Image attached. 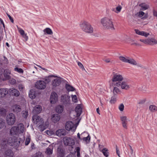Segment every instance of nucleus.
I'll return each mask as SVG.
<instances>
[{
    "mask_svg": "<svg viewBox=\"0 0 157 157\" xmlns=\"http://www.w3.org/2000/svg\"><path fill=\"white\" fill-rule=\"evenodd\" d=\"M121 120L122 121V124L123 127L127 129L128 128V123L129 121L128 119L126 116L121 117Z\"/></svg>",
    "mask_w": 157,
    "mask_h": 157,
    "instance_id": "nucleus-13",
    "label": "nucleus"
},
{
    "mask_svg": "<svg viewBox=\"0 0 157 157\" xmlns=\"http://www.w3.org/2000/svg\"><path fill=\"white\" fill-rule=\"evenodd\" d=\"M9 93L8 90L6 88L0 89V97L4 98Z\"/></svg>",
    "mask_w": 157,
    "mask_h": 157,
    "instance_id": "nucleus-17",
    "label": "nucleus"
},
{
    "mask_svg": "<svg viewBox=\"0 0 157 157\" xmlns=\"http://www.w3.org/2000/svg\"><path fill=\"white\" fill-rule=\"evenodd\" d=\"M12 109L13 112L17 113L21 111V108L19 105H14L12 107Z\"/></svg>",
    "mask_w": 157,
    "mask_h": 157,
    "instance_id": "nucleus-25",
    "label": "nucleus"
},
{
    "mask_svg": "<svg viewBox=\"0 0 157 157\" xmlns=\"http://www.w3.org/2000/svg\"><path fill=\"white\" fill-rule=\"evenodd\" d=\"M76 152H80V148L79 147H77L75 148Z\"/></svg>",
    "mask_w": 157,
    "mask_h": 157,
    "instance_id": "nucleus-64",
    "label": "nucleus"
},
{
    "mask_svg": "<svg viewBox=\"0 0 157 157\" xmlns=\"http://www.w3.org/2000/svg\"><path fill=\"white\" fill-rule=\"evenodd\" d=\"M22 116L25 118H26L28 116V112L27 111H23L22 112Z\"/></svg>",
    "mask_w": 157,
    "mask_h": 157,
    "instance_id": "nucleus-50",
    "label": "nucleus"
},
{
    "mask_svg": "<svg viewBox=\"0 0 157 157\" xmlns=\"http://www.w3.org/2000/svg\"><path fill=\"white\" fill-rule=\"evenodd\" d=\"M88 134V133L85 132H83L81 134V137L82 138L83 137H83L84 136H86Z\"/></svg>",
    "mask_w": 157,
    "mask_h": 157,
    "instance_id": "nucleus-60",
    "label": "nucleus"
},
{
    "mask_svg": "<svg viewBox=\"0 0 157 157\" xmlns=\"http://www.w3.org/2000/svg\"><path fill=\"white\" fill-rule=\"evenodd\" d=\"M41 111V106L40 105H37L34 108L33 111L35 113L38 114L40 113Z\"/></svg>",
    "mask_w": 157,
    "mask_h": 157,
    "instance_id": "nucleus-24",
    "label": "nucleus"
},
{
    "mask_svg": "<svg viewBox=\"0 0 157 157\" xmlns=\"http://www.w3.org/2000/svg\"><path fill=\"white\" fill-rule=\"evenodd\" d=\"M43 32L44 34L52 35L53 34L52 30L49 28H47L44 29L43 30Z\"/></svg>",
    "mask_w": 157,
    "mask_h": 157,
    "instance_id": "nucleus-32",
    "label": "nucleus"
},
{
    "mask_svg": "<svg viewBox=\"0 0 157 157\" xmlns=\"http://www.w3.org/2000/svg\"><path fill=\"white\" fill-rule=\"evenodd\" d=\"M25 138H17L16 137H10L8 140H2L3 144H6V143L8 145L12 146L13 148L17 150H18V148L20 145H22L24 142Z\"/></svg>",
    "mask_w": 157,
    "mask_h": 157,
    "instance_id": "nucleus-1",
    "label": "nucleus"
},
{
    "mask_svg": "<svg viewBox=\"0 0 157 157\" xmlns=\"http://www.w3.org/2000/svg\"><path fill=\"white\" fill-rule=\"evenodd\" d=\"M30 136H28L26 139L25 142V145L26 146L28 145L30 142Z\"/></svg>",
    "mask_w": 157,
    "mask_h": 157,
    "instance_id": "nucleus-46",
    "label": "nucleus"
},
{
    "mask_svg": "<svg viewBox=\"0 0 157 157\" xmlns=\"http://www.w3.org/2000/svg\"><path fill=\"white\" fill-rule=\"evenodd\" d=\"M22 37L25 39V41H27L28 39V37L27 36V34L26 33V34L23 36Z\"/></svg>",
    "mask_w": 157,
    "mask_h": 157,
    "instance_id": "nucleus-59",
    "label": "nucleus"
},
{
    "mask_svg": "<svg viewBox=\"0 0 157 157\" xmlns=\"http://www.w3.org/2000/svg\"><path fill=\"white\" fill-rule=\"evenodd\" d=\"M10 71L8 70H6L4 71L3 75L4 77L7 80H9L10 78Z\"/></svg>",
    "mask_w": 157,
    "mask_h": 157,
    "instance_id": "nucleus-27",
    "label": "nucleus"
},
{
    "mask_svg": "<svg viewBox=\"0 0 157 157\" xmlns=\"http://www.w3.org/2000/svg\"><path fill=\"white\" fill-rule=\"evenodd\" d=\"M117 97V95H113L111 97V99L110 101V103L112 104L114 103L116 101Z\"/></svg>",
    "mask_w": 157,
    "mask_h": 157,
    "instance_id": "nucleus-38",
    "label": "nucleus"
},
{
    "mask_svg": "<svg viewBox=\"0 0 157 157\" xmlns=\"http://www.w3.org/2000/svg\"><path fill=\"white\" fill-rule=\"evenodd\" d=\"M116 153L118 155V156L119 157L120 156V153H119V151L118 149V147L117 146H116Z\"/></svg>",
    "mask_w": 157,
    "mask_h": 157,
    "instance_id": "nucleus-61",
    "label": "nucleus"
},
{
    "mask_svg": "<svg viewBox=\"0 0 157 157\" xmlns=\"http://www.w3.org/2000/svg\"><path fill=\"white\" fill-rule=\"evenodd\" d=\"M147 89L146 87L145 86H141L138 88V90L144 92L146 91Z\"/></svg>",
    "mask_w": 157,
    "mask_h": 157,
    "instance_id": "nucleus-42",
    "label": "nucleus"
},
{
    "mask_svg": "<svg viewBox=\"0 0 157 157\" xmlns=\"http://www.w3.org/2000/svg\"><path fill=\"white\" fill-rule=\"evenodd\" d=\"M7 16H8V17H9L10 20L12 22V23H13V18L11 17L9 14H7Z\"/></svg>",
    "mask_w": 157,
    "mask_h": 157,
    "instance_id": "nucleus-62",
    "label": "nucleus"
},
{
    "mask_svg": "<svg viewBox=\"0 0 157 157\" xmlns=\"http://www.w3.org/2000/svg\"><path fill=\"white\" fill-rule=\"evenodd\" d=\"M88 136H87L86 137H83L82 139V140H83V141L87 142L88 141H89L90 140V136L89 134L87 135Z\"/></svg>",
    "mask_w": 157,
    "mask_h": 157,
    "instance_id": "nucleus-47",
    "label": "nucleus"
},
{
    "mask_svg": "<svg viewBox=\"0 0 157 157\" xmlns=\"http://www.w3.org/2000/svg\"><path fill=\"white\" fill-rule=\"evenodd\" d=\"M60 115L57 114H53L52 117V120L54 123H57L60 120Z\"/></svg>",
    "mask_w": 157,
    "mask_h": 157,
    "instance_id": "nucleus-18",
    "label": "nucleus"
},
{
    "mask_svg": "<svg viewBox=\"0 0 157 157\" xmlns=\"http://www.w3.org/2000/svg\"><path fill=\"white\" fill-rule=\"evenodd\" d=\"M29 97L32 99H33L36 97L35 92L33 90L30 91L29 93Z\"/></svg>",
    "mask_w": 157,
    "mask_h": 157,
    "instance_id": "nucleus-35",
    "label": "nucleus"
},
{
    "mask_svg": "<svg viewBox=\"0 0 157 157\" xmlns=\"http://www.w3.org/2000/svg\"><path fill=\"white\" fill-rule=\"evenodd\" d=\"M157 44V41L153 38L148 39V44L154 45Z\"/></svg>",
    "mask_w": 157,
    "mask_h": 157,
    "instance_id": "nucleus-31",
    "label": "nucleus"
},
{
    "mask_svg": "<svg viewBox=\"0 0 157 157\" xmlns=\"http://www.w3.org/2000/svg\"><path fill=\"white\" fill-rule=\"evenodd\" d=\"M122 8V7L120 5H118L116 8V11H115V12L117 13H119L121 12Z\"/></svg>",
    "mask_w": 157,
    "mask_h": 157,
    "instance_id": "nucleus-44",
    "label": "nucleus"
},
{
    "mask_svg": "<svg viewBox=\"0 0 157 157\" xmlns=\"http://www.w3.org/2000/svg\"><path fill=\"white\" fill-rule=\"evenodd\" d=\"M53 149V145L51 144L49 146L46 150L45 153L48 155H50L52 154Z\"/></svg>",
    "mask_w": 157,
    "mask_h": 157,
    "instance_id": "nucleus-23",
    "label": "nucleus"
},
{
    "mask_svg": "<svg viewBox=\"0 0 157 157\" xmlns=\"http://www.w3.org/2000/svg\"><path fill=\"white\" fill-rule=\"evenodd\" d=\"M80 26L84 32L88 33H92L93 32V29L91 25L87 21H83L80 24Z\"/></svg>",
    "mask_w": 157,
    "mask_h": 157,
    "instance_id": "nucleus-4",
    "label": "nucleus"
},
{
    "mask_svg": "<svg viewBox=\"0 0 157 157\" xmlns=\"http://www.w3.org/2000/svg\"><path fill=\"white\" fill-rule=\"evenodd\" d=\"M75 112L76 113L77 116L79 117L81 114L82 112V109L80 105H78L76 107Z\"/></svg>",
    "mask_w": 157,
    "mask_h": 157,
    "instance_id": "nucleus-22",
    "label": "nucleus"
},
{
    "mask_svg": "<svg viewBox=\"0 0 157 157\" xmlns=\"http://www.w3.org/2000/svg\"><path fill=\"white\" fill-rule=\"evenodd\" d=\"M63 141L64 145L66 146H72L75 143V140L74 139L67 136L63 138Z\"/></svg>",
    "mask_w": 157,
    "mask_h": 157,
    "instance_id": "nucleus-7",
    "label": "nucleus"
},
{
    "mask_svg": "<svg viewBox=\"0 0 157 157\" xmlns=\"http://www.w3.org/2000/svg\"><path fill=\"white\" fill-rule=\"evenodd\" d=\"M56 134L57 136L59 137L65 136L66 134V131L64 129H59L56 131Z\"/></svg>",
    "mask_w": 157,
    "mask_h": 157,
    "instance_id": "nucleus-19",
    "label": "nucleus"
},
{
    "mask_svg": "<svg viewBox=\"0 0 157 157\" xmlns=\"http://www.w3.org/2000/svg\"><path fill=\"white\" fill-rule=\"evenodd\" d=\"M101 22L105 28L108 29H114L112 19L109 17H105L102 18Z\"/></svg>",
    "mask_w": 157,
    "mask_h": 157,
    "instance_id": "nucleus-3",
    "label": "nucleus"
},
{
    "mask_svg": "<svg viewBox=\"0 0 157 157\" xmlns=\"http://www.w3.org/2000/svg\"><path fill=\"white\" fill-rule=\"evenodd\" d=\"M65 87L68 91H73L75 90V89L72 86L68 84L66 85Z\"/></svg>",
    "mask_w": 157,
    "mask_h": 157,
    "instance_id": "nucleus-34",
    "label": "nucleus"
},
{
    "mask_svg": "<svg viewBox=\"0 0 157 157\" xmlns=\"http://www.w3.org/2000/svg\"><path fill=\"white\" fill-rule=\"evenodd\" d=\"M61 101L65 107L69 106L71 104L70 97L67 94L63 95L61 96Z\"/></svg>",
    "mask_w": 157,
    "mask_h": 157,
    "instance_id": "nucleus-6",
    "label": "nucleus"
},
{
    "mask_svg": "<svg viewBox=\"0 0 157 157\" xmlns=\"http://www.w3.org/2000/svg\"><path fill=\"white\" fill-rule=\"evenodd\" d=\"M45 123V125H44V123H43V124H40L38 125V128L40 131L42 132L44 131L48 127V123L46 122Z\"/></svg>",
    "mask_w": 157,
    "mask_h": 157,
    "instance_id": "nucleus-26",
    "label": "nucleus"
},
{
    "mask_svg": "<svg viewBox=\"0 0 157 157\" xmlns=\"http://www.w3.org/2000/svg\"><path fill=\"white\" fill-rule=\"evenodd\" d=\"M58 100V95L55 92L52 93L50 97V101L51 103L55 104Z\"/></svg>",
    "mask_w": 157,
    "mask_h": 157,
    "instance_id": "nucleus-15",
    "label": "nucleus"
},
{
    "mask_svg": "<svg viewBox=\"0 0 157 157\" xmlns=\"http://www.w3.org/2000/svg\"><path fill=\"white\" fill-rule=\"evenodd\" d=\"M65 128L67 130H71L72 132H74L75 131L76 127L72 121H68L66 124Z\"/></svg>",
    "mask_w": 157,
    "mask_h": 157,
    "instance_id": "nucleus-9",
    "label": "nucleus"
},
{
    "mask_svg": "<svg viewBox=\"0 0 157 157\" xmlns=\"http://www.w3.org/2000/svg\"><path fill=\"white\" fill-rule=\"evenodd\" d=\"M131 41V43H131L132 45L135 44V45L137 46H140L141 45V44H139L137 43L136 42H135L134 40H132Z\"/></svg>",
    "mask_w": 157,
    "mask_h": 157,
    "instance_id": "nucleus-54",
    "label": "nucleus"
},
{
    "mask_svg": "<svg viewBox=\"0 0 157 157\" xmlns=\"http://www.w3.org/2000/svg\"><path fill=\"white\" fill-rule=\"evenodd\" d=\"M6 157H14L13 153L11 150H8L5 152Z\"/></svg>",
    "mask_w": 157,
    "mask_h": 157,
    "instance_id": "nucleus-29",
    "label": "nucleus"
},
{
    "mask_svg": "<svg viewBox=\"0 0 157 157\" xmlns=\"http://www.w3.org/2000/svg\"><path fill=\"white\" fill-rule=\"evenodd\" d=\"M18 88L20 91H22L25 88L24 86L22 84H19L18 85Z\"/></svg>",
    "mask_w": 157,
    "mask_h": 157,
    "instance_id": "nucleus-51",
    "label": "nucleus"
},
{
    "mask_svg": "<svg viewBox=\"0 0 157 157\" xmlns=\"http://www.w3.org/2000/svg\"><path fill=\"white\" fill-rule=\"evenodd\" d=\"M6 112V109L3 108H2L0 109V112L2 114L5 113Z\"/></svg>",
    "mask_w": 157,
    "mask_h": 157,
    "instance_id": "nucleus-56",
    "label": "nucleus"
},
{
    "mask_svg": "<svg viewBox=\"0 0 157 157\" xmlns=\"http://www.w3.org/2000/svg\"><path fill=\"white\" fill-rule=\"evenodd\" d=\"M72 101L74 102H77L78 101L77 98V96L75 95H71Z\"/></svg>",
    "mask_w": 157,
    "mask_h": 157,
    "instance_id": "nucleus-49",
    "label": "nucleus"
},
{
    "mask_svg": "<svg viewBox=\"0 0 157 157\" xmlns=\"http://www.w3.org/2000/svg\"><path fill=\"white\" fill-rule=\"evenodd\" d=\"M124 78L123 76L118 73H115L113 75L111 79V85L118 86L120 83L123 80Z\"/></svg>",
    "mask_w": 157,
    "mask_h": 157,
    "instance_id": "nucleus-5",
    "label": "nucleus"
},
{
    "mask_svg": "<svg viewBox=\"0 0 157 157\" xmlns=\"http://www.w3.org/2000/svg\"><path fill=\"white\" fill-rule=\"evenodd\" d=\"M101 152L103 153V155L106 157L109 156V152L107 149L106 148H104L101 150Z\"/></svg>",
    "mask_w": 157,
    "mask_h": 157,
    "instance_id": "nucleus-37",
    "label": "nucleus"
},
{
    "mask_svg": "<svg viewBox=\"0 0 157 157\" xmlns=\"http://www.w3.org/2000/svg\"><path fill=\"white\" fill-rule=\"evenodd\" d=\"M35 87L39 90H44L46 87V83L43 80L37 81L35 84Z\"/></svg>",
    "mask_w": 157,
    "mask_h": 157,
    "instance_id": "nucleus-11",
    "label": "nucleus"
},
{
    "mask_svg": "<svg viewBox=\"0 0 157 157\" xmlns=\"http://www.w3.org/2000/svg\"><path fill=\"white\" fill-rule=\"evenodd\" d=\"M17 29L19 32L22 36L26 34L24 30L21 28L17 27Z\"/></svg>",
    "mask_w": 157,
    "mask_h": 157,
    "instance_id": "nucleus-43",
    "label": "nucleus"
},
{
    "mask_svg": "<svg viewBox=\"0 0 157 157\" xmlns=\"http://www.w3.org/2000/svg\"><path fill=\"white\" fill-rule=\"evenodd\" d=\"M32 157H44V155L42 152L38 151L33 155Z\"/></svg>",
    "mask_w": 157,
    "mask_h": 157,
    "instance_id": "nucleus-36",
    "label": "nucleus"
},
{
    "mask_svg": "<svg viewBox=\"0 0 157 157\" xmlns=\"http://www.w3.org/2000/svg\"><path fill=\"white\" fill-rule=\"evenodd\" d=\"M149 109L152 112H155L157 111V106L154 105H151L149 107Z\"/></svg>",
    "mask_w": 157,
    "mask_h": 157,
    "instance_id": "nucleus-33",
    "label": "nucleus"
},
{
    "mask_svg": "<svg viewBox=\"0 0 157 157\" xmlns=\"http://www.w3.org/2000/svg\"><path fill=\"white\" fill-rule=\"evenodd\" d=\"M120 60L124 63H127L133 65H137L136 62L133 59H129L128 57L126 58L122 56H120L119 57Z\"/></svg>",
    "mask_w": 157,
    "mask_h": 157,
    "instance_id": "nucleus-10",
    "label": "nucleus"
},
{
    "mask_svg": "<svg viewBox=\"0 0 157 157\" xmlns=\"http://www.w3.org/2000/svg\"><path fill=\"white\" fill-rule=\"evenodd\" d=\"M14 71L20 74H23L24 72V71L21 68H19L18 67H16L14 68Z\"/></svg>",
    "mask_w": 157,
    "mask_h": 157,
    "instance_id": "nucleus-39",
    "label": "nucleus"
},
{
    "mask_svg": "<svg viewBox=\"0 0 157 157\" xmlns=\"http://www.w3.org/2000/svg\"><path fill=\"white\" fill-rule=\"evenodd\" d=\"M33 122L36 124L37 126L40 124L44 123L43 119L37 115H34L32 117Z\"/></svg>",
    "mask_w": 157,
    "mask_h": 157,
    "instance_id": "nucleus-12",
    "label": "nucleus"
},
{
    "mask_svg": "<svg viewBox=\"0 0 157 157\" xmlns=\"http://www.w3.org/2000/svg\"><path fill=\"white\" fill-rule=\"evenodd\" d=\"M61 81L59 78H56L52 81V85L54 87L58 86L61 83Z\"/></svg>",
    "mask_w": 157,
    "mask_h": 157,
    "instance_id": "nucleus-28",
    "label": "nucleus"
},
{
    "mask_svg": "<svg viewBox=\"0 0 157 157\" xmlns=\"http://www.w3.org/2000/svg\"><path fill=\"white\" fill-rule=\"evenodd\" d=\"M51 77H57L56 76H55V75H51L50 76H49L47 78H46L45 79V81H46V82H47L48 83L49 82H50L51 80L50 79V78Z\"/></svg>",
    "mask_w": 157,
    "mask_h": 157,
    "instance_id": "nucleus-52",
    "label": "nucleus"
},
{
    "mask_svg": "<svg viewBox=\"0 0 157 157\" xmlns=\"http://www.w3.org/2000/svg\"><path fill=\"white\" fill-rule=\"evenodd\" d=\"M56 111L59 113H61L63 110V106L60 105H58L56 108Z\"/></svg>",
    "mask_w": 157,
    "mask_h": 157,
    "instance_id": "nucleus-30",
    "label": "nucleus"
},
{
    "mask_svg": "<svg viewBox=\"0 0 157 157\" xmlns=\"http://www.w3.org/2000/svg\"><path fill=\"white\" fill-rule=\"evenodd\" d=\"M145 100L144 99L140 100L138 103L139 104H143L145 103Z\"/></svg>",
    "mask_w": 157,
    "mask_h": 157,
    "instance_id": "nucleus-63",
    "label": "nucleus"
},
{
    "mask_svg": "<svg viewBox=\"0 0 157 157\" xmlns=\"http://www.w3.org/2000/svg\"><path fill=\"white\" fill-rule=\"evenodd\" d=\"M118 86L121 87L122 89L125 90H128L130 88V85L127 81H122Z\"/></svg>",
    "mask_w": 157,
    "mask_h": 157,
    "instance_id": "nucleus-14",
    "label": "nucleus"
},
{
    "mask_svg": "<svg viewBox=\"0 0 157 157\" xmlns=\"http://www.w3.org/2000/svg\"><path fill=\"white\" fill-rule=\"evenodd\" d=\"M59 150V148H58V157H63L64 155L63 150L62 149H60Z\"/></svg>",
    "mask_w": 157,
    "mask_h": 157,
    "instance_id": "nucleus-41",
    "label": "nucleus"
},
{
    "mask_svg": "<svg viewBox=\"0 0 157 157\" xmlns=\"http://www.w3.org/2000/svg\"><path fill=\"white\" fill-rule=\"evenodd\" d=\"M124 106L123 104H121L119 106V109L121 111H122L124 110Z\"/></svg>",
    "mask_w": 157,
    "mask_h": 157,
    "instance_id": "nucleus-53",
    "label": "nucleus"
},
{
    "mask_svg": "<svg viewBox=\"0 0 157 157\" xmlns=\"http://www.w3.org/2000/svg\"><path fill=\"white\" fill-rule=\"evenodd\" d=\"M143 10H145L148 9L149 6L145 3H142L140 5Z\"/></svg>",
    "mask_w": 157,
    "mask_h": 157,
    "instance_id": "nucleus-40",
    "label": "nucleus"
},
{
    "mask_svg": "<svg viewBox=\"0 0 157 157\" xmlns=\"http://www.w3.org/2000/svg\"><path fill=\"white\" fill-rule=\"evenodd\" d=\"M78 65L82 69H85L84 66L82 64V63H80V62H78Z\"/></svg>",
    "mask_w": 157,
    "mask_h": 157,
    "instance_id": "nucleus-58",
    "label": "nucleus"
},
{
    "mask_svg": "<svg viewBox=\"0 0 157 157\" xmlns=\"http://www.w3.org/2000/svg\"><path fill=\"white\" fill-rule=\"evenodd\" d=\"M135 31L136 34L139 35L144 36L145 37H147L149 35V33L145 32L144 31H140L138 29H135Z\"/></svg>",
    "mask_w": 157,
    "mask_h": 157,
    "instance_id": "nucleus-21",
    "label": "nucleus"
},
{
    "mask_svg": "<svg viewBox=\"0 0 157 157\" xmlns=\"http://www.w3.org/2000/svg\"><path fill=\"white\" fill-rule=\"evenodd\" d=\"M5 122L4 120L0 118V129L2 128L4 126Z\"/></svg>",
    "mask_w": 157,
    "mask_h": 157,
    "instance_id": "nucleus-45",
    "label": "nucleus"
},
{
    "mask_svg": "<svg viewBox=\"0 0 157 157\" xmlns=\"http://www.w3.org/2000/svg\"><path fill=\"white\" fill-rule=\"evenodd\" d=\"M46 133L49 135H52L54 134V132L53 131H47Z\"/></svg>",
    "mask_w": 157,
    "mask_h": 157,
    "instance_id": "nucleus-57",
    "label": "nucleus"
},
{
    "mask_svg": "<svg viewBox=\"0 0 157 157\" xmlns=\"http://www.w3.org/2000/svg\"><path fill=\"white\" fill-rule=\"evenodd\" d=\"M112 86L113 87V95H117V94H120L121 91L118 88L120 86H114V85H112Z\"/></svg>",
    "mask_w": 157,
    "mask_h": 157,
    "instance_id": "nucleus-20",
    "label": "nucleus"
},
{
    "mask_svg": "<svg viewBox=\"0 0 157 157\" xmlns=\"http://www.w3.org/2000/svg\"><path fill=\"white\" fill-rule=\"evenodd\" d=\"M140 41L144 43L148 44V39H140Z\"/></svg>",
    "mask_w": 157,
    "mask_h": 157,
    "instance_id": "nucleus-55",
    "label": "nucleus"
},
{
    "mask_svg": "<svg viewBox=\"0 0 157 157\" xmlns=\"http://www.w3.org/2000/svg\"><path fill=\"white\" fill-rule=\"evenodd\" d=\"M24 129L23 124L22 123H20L17 126H13L11 128L10 130V134L12 135H18L23 133Z\"/></svg>",
    "mask_w": 157,
    "mask_h": 157,
    "instance_id": "nucleus-2",
    "label": "nucleus"
},
{
    "mask_svg": "<svg viewBox=\"0 0 157 157\" xmlns=\"http://www.w3.org/2000/svg\"><path fill=\"white\" fill-rule=\"evenodd\" d=\"M16 121L15 117L13 113H10L6 116V122L9 125L13 124Z\"/></svg>",
    "mask_w": 157,
    "mask_h": 157,
    "instance_id": "nucleus-8",
    "label": "nucleus"
},
{
    "mask_svg": "<svg viewBox=\"0 0 157 157\" xmlns=\"http://www.w3.org/2000/svg\"><path fill=\"white\" fill-rule=\"evenodd\" d=\"M9 93L13 96L17 97L20 95L19 91L17 89L14 88H11L8 90Z\"/></svg>",
    "mask_w": 157,
    "mask_h": 157,
    "instance_id": "nucleus-16",
    "label": "nucleus"
},
{
    "mask_svg": "<svg viewBox=\"0 0 157 157\" xmlns=\"http://www.w3.org/2000/svg\"><path fill=\"white\" fill-rule=\"evenodd\" d=\"M144 13L142 11H139L136 14V15L138 17L141 18H142V17L144 16Z\"/></svg>",
    "mask_w": 157,
    "mask_h": 157,
    "instance_id": "nucleus-48",
    "label": "nucleus"
}]
</instances>
